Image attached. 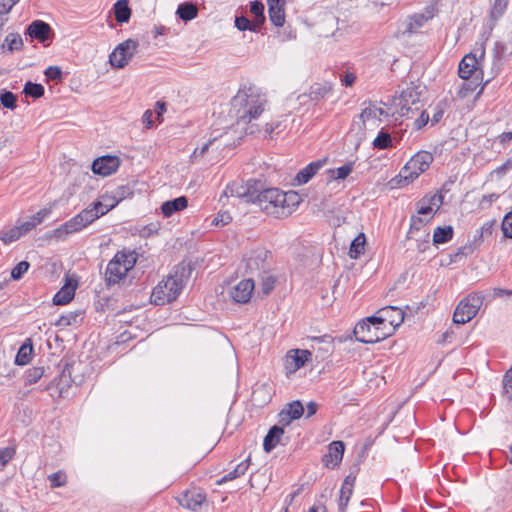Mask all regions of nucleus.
Listing matches in <instances>:
<instances>
[{
  "label": "nucleus",
  "mask_w": 512,
  "mask_h": 512,
  "mask_svg": "<svg viewBox=\"0 0 512 512\" xmlns=\"http://www.w3.org/2000/svg\"><path fill=\"white\" fill-rule=\"evenodd\" d=\"M45 76L48 80L60 82L62 80V71L58 66H49L45 70Z\"/></svg>",
  "instance_id": "bf43d9fd"
},
{
  "label": "nucleus",
  "mask_w": 512,
  "mask_h": 512,
  "mask_svg": "<svg viewBox=\"0 0 512 512\" xmlns=\"http://www.w3.org/2000/svg\"><path fill=\"white\" fill-rule=\"evenodd\" d=\"M178 502L182 507L196 511L206 502V494L193 488L182 493Z\"/></svg>",
  "instance_id": "f3484780"
},
{
  "label": "nucleus",
  "mask_w": 512,
  "mask_h": 512,
  "mask_svg": "<svg viewBox=\"0 0 512 512\" xmlns=\"http://www.w3.org/2000/svg\"><path fill=\"white\" fill-rule=\"evenodd\" d=\"M260 187L261 181L256 179H250L246 183L234 181L226 186L219 201L221 202L224 198L236 197L247 203H254L256 192H259Z\"/></svg>",
  "instance_id": "6e6552de"
},
{
  "label": "nucleus",
  "mask_w": 512,
  "mask_h": 512,
  "mask_svg": "<svg viewBox=\"0 0 512 512\" xmlns=\"http://www.w3.org/2000/svg\"><path fill=\"white\" fill-rule=\"evenodd\" d=\"M436 11L437 9L435 8V6L429 5L425 7L423 12L415 13L409 16L405 22L406 27L404 32L408 34L417 33L426 22H428L435 16Z\"/></svg>",
  "instance_id": "4468645a"
},
{
  "label": "nucleus",
  "mask_w": 512,
  "mask_h": 512,
  "mask_svg": "<svg viewBox=\"0 0 512 512\" xmlns=\"http://www.w3.org/2000/svg\"><path fill=\"white\" fill-rule=\"evenodd\" d=\"M17 97L10 91H4L0 94V102L3 107L13 110L16 107Z\"/></svg>",
  "instance_id": "de8ad7c7"
},
{
  "label": "nucleus",
  "mask_w": 512,
  "mask_h": 512,
  "mask_svg": "<svg viewBox=\"0 0 512 512\" xmlns=\"http://www.w3.org/2000/svg\"><path fill=\"white\" fill-rule=\"evenodd\" d=\"M372 332L374 333L373 343H377L391 336L394 328L387 325H374Z\"/></svg>",
  "instance_id": "ea45409f"
},
{
  "label": "nucleus",
  "mask_w": 512,
  "mask_h": 512,
  "mask_svg": "<svg viewBox=\"0 0 512 512\" xmlns=\"http://www.w3.org/2000/svg\"><path fill=\"white\" fill-rule=\"evenodd\" d=\"M475 250V246L471 245L470 243L461 246L457 249L456 253L454 254V258L458 257H466L470 254H472Z\"/></svg>",
  "instance_id": "e2e57ef3"
},
{
  "label": "nucleus",
  "mask_w": 512,
  "mask_h": 512,
  "mask_svg": "<svg viewBox=\"0 0 512 512\" xmlns=\"http://www.w3.org/2000/svg\"><path fill=\"white\" fill-rule=\"evenodd\" d=\"M188 206V199L186 196H180L172 200L165 201L161 205L162 214L165 217H170L174 213L184 210Z\"/></svg>",
  "instance_id": "393cba45"
},
{
  "label": "nucleus",
  "mask_w": 512,
  "mask_h": 512,
  "mask_svg": "<svg viewBox=\"0 0 512 512\" xmlns=\"http://www.w3.org/2000/svg\"><path fill=\"white\" fill-rule=\"evenodd\" d=\"M118 203L119 202L113 192L112 194H103L100 196V199L96 201L97 206H105V211H110L117 206Z\"/></svg>",
  "instance_id": "c03bdc74"
},
{
  "label": "nucleus",
  "mask_w": 512,
  "mask_h": 512,
  "mask_svg": "<svg viewBox=\"0 0 512 512\" xmlns=\"http://www.w3.org/2000/svg\"><path fill=\"white\" fill-rule=\"evenodd\" d=\"M433 155L428 151L416 153L400 170L399 175L394 179L399 185H407L416 179L420 174L429 169L433 162Z\"/></svg>",
  "instance_id": "39448f33"
},
{
  "label": "nucleus",
  "mask_w": 512,
  "mask_h": 512,
  "mask_svg": "<svg viewBox=\"0 0 512 512\" xmlns=\"http://www.w3.org/2000/svg\"><path fill=\"white\" fill-rule=\"evenodd\" d=\"M253 290L254 281L252 279H244L231 289L230 296L234 302L244 304L250 300Z\"/></svg>",
  "instance_id": "a211bd4d"
},
{
  "label": "nucleus",
  "mask_w": 512,
  "mask_h": 512,
  "mask_svg": "<svg viewBox=\"0 0 512 512\" xmlns=\"http://www.w3.org/2000/svg\"><path fill=\"white\" fill-rule=\"evenodd\" d=\"M368 321H374L378 325H387L396 329L404 321V312L395 306H386L377 312V315L368 317Z\"/></svg>",
  "instance_id": "f8f14e48"
},
{
  "label": "nucleus",
  "mask_w": 512,
  "mask_h": 512,
  "mask_svg": "<svg viewBox=\"0 0 512 512\" xmlns=\"http://www.w3.org/2000/svg\"><path fill=\"white\" fill-rule=\"evenodd\" d=\"M458 75L462 79L474 77L476 80L482 81V70L480 68V60L476 55L469 53L463 57L459 63Z\"/></svg>",
  "instance_id": "ddd939ff"
},
{
  "label": "nucleus",
  "mask_w": 512,
  "mask_h": 512,
  "mask_svg": "<svg viewBox=\"0 0 512 512\" xmlns=\"http://www.w3.org/2000/svg\"><path fill=\"white\" fill-rule=\"evenodd\" d=\"M76 285H65L63 286L53 297V303L55 305L68 304L75 295Z\"/></svg>",
  "instance_id": "c756f323"
},
{
  "label": "nucleus",
  "mask_w": 512,
  "mask_h": 512,
  "mask_svg": "<svg viewBox=\"0 0 512 512\" xmlns=\"http://www.w3.org/2000/svg\"><path fill=\"white\" fill-rule=\"evenodd\" d=\"M508 0H495L494 5L491 9V18L498 20L505 12L507 8Z\"/></svg>",
  "instance_id": "09e8293b"
},
{
  "label": "nucleus",
  "mask_w": 512,
  "mask_h": 512,
  "mask_svg": "<svg viewBox=\"0 0 512 512\" xmlns=\"http://www.w3.org/2000/svg\"><path fill=\"white\" fill-rule=\"evenodd\" d=\"M137 255L134 251H118L109 261L105 271V282L108 287L118 284L136 264Z\"/></svg>",
  "instance_id": "20e7f679"
},
{
  "label": "nucleus",
  "mask_w": 512,
  "mask_h": 512,
  "mask_svg": "<svg viewBox=\"0 0 512 512\" xmlns=\"http://www.w3.org/2000/svg\"><path fill=\"white\" fill-rule=\"evenodd\" d=\"M44 367H32L25 372V383L28 385L36 383L44 375Z\"/></svg>",
  "instance_id": "79ce46f5"
},
{
  "label": "nucleus",
  "mask_w": 512,
  "mask_h": 512,
  "mask_svg": "<svg viewBox=\"0 0 512 512\" xmlns=\"http://www.w3.org/2000/svg\"><path fill=\"white\" fill-rule=\"evenodd\" d=\"M76 363H66L63 366L61 375H60V381L64 385H70V383L79 384L81 382V379H79L77 376H72V372L75 370Z\"/></svg>",
  "instance_id": "f704fd0d"
},
{
  "label": "nucleus",
  "mask_w": 512,
  "mask_h": 512,
  "mask_svg": "<svg viewBox=\"0 0 512 512\" xmlns=\"http://www.w3.org/2000/svg\"><path fill=\"white\" fill-rule=\"evenodd\" d=\"M296 198L295 192H284L278 188L263 189V184L259 192H256L254 203L258 204L261 210L267 215L275 218H282L290 215L289 199Z\"/></svg>",
  "instance_id": "7ed1b4c3"
},
{
  "label": "nucleus",
  "mask_w": 512,
  "mask_h": 512,
  "mask_svg": "<svg viewBox=\"0 0 512 512\" xmlns=\"http://www.w3.org/2000/svg\"><path fill=\"white\" fill-rule=\"evenodd\" d=\"M96 208L90 207L82 210L79 214L66 221L64 224L53 230V236L57 239H64L66 236L78 232L98 219Z\"/></svg>",
  "instance_id": "0eeeda50"
},
{
  "label": "nucleus",
  "mask_w": 512,
  "mask_h": 512,
  "mask_svg": "<svg viewBox=\"0 0 512 512\" xmlns=\"http://www.w3.org/2000/svg\"><path fill=\"white\" fill-rule=\"evenodd\" d=\"M375 322L368 321V317L356 324L353 333L357 341L365 344H373Z\"/></svg>",
  "instance_id": "aec40b11"
},
{
  "label": "nucleus",
  "mask_w": 512,
  "mask_h": 512,
  "mask_svg": "<svg viewBox=\"0 0 512 512\" xmlns=\"http://www.w3.org/2000/svg\"><path fill=\"white\" fill-rule=\"evenodd\" d=\"M325 161L326 160L323 159L309 163L297 173L295 181H297L298 184H306L323 167Z\"/></svg>",
  "instance_id": "b1692460"
},
{
  "label": "nucleus",
  "mask_w": 512,
  "mask_h": 512,
  "mask_svg": "<svg viewBox=\"0 0 512 512\" xmlns=\"http://www.w3.org/2000/svg\"><path fill=\"white\" fill-rule=\"evenodd\" d=\"M51 27L42 20L33 21L27 28V34L32 39H37L41 43H45L50 38Z\"/></svg>",
  "instance_id": "5701e85b"
},
{
  "label": "nucleus",
  "mask_w": 512,
  "mask_h": 512,
  "mask_svg": "<svg viewBox=\"0 0 512 512\" xmlns=\"http://www.w3.org/2000/svg\"><path fill=\"white\" fill-rule=\"evenodd\" d=\"M235 27L240 31H253L257 32L260 29V26L253 21L249 20L246 16H236L235 17Z\"/></svg>",
  "instance_id": "c9c22d12"
},
{
  "label": "nucleus",
  "mask_w": 512,
  "mask_h": 512,
  "mask_svg": "<svg viewBox=\"0 0 512 512\" xmlns=\"http://www.w3.org/2000/svg\"><path fill=\"white\" fill-rule=\"evenodd\" d=\"M192 268L190 264L181 262L177 264L166 279L158 283L153 289L151 299L156 305H164L175 301L182 292Z\"/></svg>",
  "instance_id": "f03ea898"
},
{
  "label": "nucleus",
  "mask_w": 512,
  "mask_h": 512,
  "mask_svg": "<svg viewBox=\"0 0 512 512\" xmlns=\"http://www.w3.org/2000/svg\"><path fill=\"white\" fill-rule=\"evenodd\" d=\"M66 475L62 471H57L48 476L51 488H57L66 484Z\"/></svg>",
  "instance_id": "3c124183"
},
{
  "label": "nucleus",
  "mask_w": 512,
  "mask_h": 512,
  "mask_svg": "<svg viewBox=\"0 0 512 512\" xmlns=\"http://www.w3.org/2000/svg\"><path fill=\"white\" fill-rule=\"evenodd\" d=\"M7 45L9 51L20 50L23 46L22 38L17 33H10L6 36L5 41L2 45L4 48Z\"/></svg>",
  "instance_id": "a19ab883"
},
{
  "label": "nucleus",
  "mask_w": 512,
  "mask_h": 512,
  "mask_svg": "<svg viewBox=\"0 0 512 512\" xmlns=\"http://www.w3.org/2000/svg\"><path fill=\"white\" fill-rule=\"evenodd\" d=\"M284 434V429L280 426L274 425L272 426L263 441V449L265 452H271L281 440L282 435Z\"/></svg>",
  "instance_id": "a878e982"
},
{
  "label": "nucleus",
  "mask_w": 512,
  "mask_h": 512,
  "mask_svg": "<svg viewBox=\"0 0 512 512\" xmlns=\"http://www.w3.org/2000/svg\"><path fill=\"white\" fill-rule=\"evenodd\" d=\"M424 89L425 87H422L420 84L411 82L410 85L401 92L399 103V113L401 116L408 117L409 113L420 110V96Z\"/></svg>",
  "instance_id": "1a4fd4ad"
},
{
  "label": "nucleus",
  "mask_w": 512,
  "mask_h": 512,
  "mask_svg": "<svg viewBox=\"0 0 512 512\" xmlns=\"http://www.w3.org/2000/svg\"><path fill=\"white\" fill-rule=\"evenodd\" d=\"M353 168H354V162H352V161L347 162L343 166L338 167L336 170H332V173H333L332 178L335 180H344L353 171Z\"/></svg>",
  "instance_id": "37998d69"
},
{
  "label": "nucleus",
  "mask_w": 512,
  "mask_h": 512,
  "mask_svg": "<svg viewBox=\"0 0 512 512\" xmlns=\"http://www.w3.org/2000/svg\"><path fill=\"white\" fill-rule=\"evenodd\" d=\"M421 203H428L429 205H431L432 208L433 206H436L437 209H439V207L443 204V195L435 194L430 197H424L423 199H421Z\"/></svg>",
  "instance_id": "052dcab7"
},
{
  "label": "nucleus",
  "mask_w": 512,
  "mask_h": 512,
  "mask_svg": "<svg viewBox=\"0 0 512 512\" xmlns=\"http://www.w3.org/2000/svg\"><path fill=\"white\" fill-rule=\"evenodd\" d=\"M30 263L27 261L19 262L11 271V278L13 280H20L23 275L28 271Z\"/></svg>",
  "instance_id": "8fccbe9b"
},
{
  "label": "nucleus",
  "mask_w": 512,
  "mask_h": 512,
  "mask_svg": "<svg viewBox=\"0 0 512 512\" xmlns=\"http://www.w3.org/2000/svg\"><path fill=\"white\" fill-rule=\"evenodd\" d=\"M176 14L181 20L190 21L197 17L198 8L192 2H184L178 6Z\"/></svg>",
  "instance_id": "7c9ffc66"
},
{
  "label": "nucleus",
  "mask_w": 512,
  "mask_h": 512,
  "mask_svg": "<svg viewBox=\"0 0 512 512\" xmlns=\"http://www.w3.org/2000/svg\"><path fill=\"white\" fill-rule=\"evenodd\" d=\"M382 116L387 117L388 113L384 109L376 107L371 102H369V106L364 108L359 114V118L362 121L363 126H365V123L370 119H378L381 121Z\"/></svg>",
  "instance_id": "cd10ccee"
},
{
  "label": "nucleus",
  "mask_w": 512,
  "mask_h": 512,
  "mask_svg": "<svg viewBox=\"0 0 512 512\" xmlns=\"http://www.w3.org/2000/svg\"><path fill=\"white\" fill-rule=\"evenodd\" d=\"M504 389L512 396V367L506 372L503 380Z\"/></svg>",
  "instance_id": "774afa93"
},
{
  "label": "nucleus",
  "mask_w": 512,
  "mask_h": 512,
  "mask_svg": "<svg viewBox=\"0 0 512 512\" xmlns=\"http://www.w3.org/2000/svg\"><path fill=\"white\" fill-rule=\"evenodd\" d=\"M431 218L432 216L428 220H424L419 216L413 215L411 217L410 231L420 230Z\"/></svg>",
  "instance_id": "680f3d73"
},
{
  "label": "nucleus",
  "mask_w": 512,
  "mask_h": 512,
  "mask_svg": "<svg viewBox=\"0 0 512 512\" xmlns=\"http://www.w3.org/2000/svg\"><path fill=\"white\" fill-rule=\"evenodd\" d=\"M121 160L117 156L105 155L98 157L92 163L93 173L106 177L115 173L120 167Z\"/></svg>",
  "instance_id": "2eb2a0df"
},
{
  "label": "nucleus",
  "mask_w": 512,
  "mask_h": 512,
  "mask_svg": "<svg viewBox=\"0 0 512 512\" xmlns=\"http://www.w3.org/2000/svg\"><path fill=\"white\" fill-rule=\"evenodd\" d=\"M138 42L133 39H127L116 46L109 56V62L112 67L124 68L132 59L137 51Z\"/></svg>",
  "instance_id": "9b49d317"
},
{
  "label": "nucleus",
  "mask_w": 512,
  "mask_h": 512,
  "mask_svg": "<svg viewBox=\"0 0 512 512\" xmlns=\"http://www.w3.org/2000/svg\"><path fill=\"white\" fill-rule=\"evenodd\" d=\"M429 121V114L422 110L419 117L414 122V127L416 130L422 129Z\"/></svg>",
  "instance_id": "0e129e2a"
},
{
  "label": "nucleus",
  "mask_w": 512,
  "mask_h": 512,
  "mask_svg": "<svg viewBox=\"0 0 512 512\" xmlns=\"http://www.w3.org/2000/svg\"><path fill=\"white\" fill-rule=\"evenodd\" d=\"M496 221L495 220H489L485 222L478 230L481 232V235H484L485 237H489L492 235L494 231Z\"/></svg>",
  "instance_id": "69168bd1"
},
{
  "label": "nucleus",
  "mask_w": 512,
  "mask_h": 512,
  "mask_svg": "<svg viewBox=\"0 0 512 512\" xmlns=\"http://www.w3.org/2000/svg\"><path fill=\"white\" fill-rule=\"evenodd\" d=\"M454 235V229L452 226H438L433 233L434 244H444L449 242Z\"/></svg>",
  "instance_id": "2f4dec72"
},
{
  "label": "nucleus",
  "mask_w": 512,
  "mask_h": 512,
  "mask_svg": "<svg viewBox=\"0 0 512 512\" xmlns=\"http://www.w3.org/2000/svg\"><path fill=\"white\" fill-rule=\"evenodd\" d=\"M232 221V217L227 211H220L217 213L215 218L212 221V224L215 226H225Z\"/></svg>",
  "instance_id": "6e6d98bb"
},
{
  "label": "nucleus",
  "mask_w": 512,
  "mask_h": 512,
  "mask_svg": "<svg viewBox=\"0 0 512 512\" xmlns=\"http://www.w3.org/2000/svg\"><path fill=\"white\" fill-rule=\"evenodd\" d=\"M16 449L14 447L0 448V464L4 467L14 457Z\"/></svg>",
  "instance_id": "864d4df0"
},
{
  "label": "nucleus",
  "mask_w": 512,
  "mask_h": 512,
  "mask_svg": "<svg viewBox=\"0 0 512 512\" xmlns=\"http://www.w3.org/2000/svg\"><path fill=\"white\" fill-rule=\"evenodd\" d=\"M50 214V208H43L35 215L30 216L28 220L24 222L17 221L14 227L1 232L0 239L6 245L11 244L36 228V226L41 224Z\"/></svg>",
  "instance_id": "423d86ee"
},
{
  "label": "nucleus",
  "mask_w": 512,
  "mask_h": 512,
  "mask_svg": "<svg viewBox=\"0 0 512 512\" xmlns=\"http://www.w3.org/2000/svg\"><path fill=\"white\" fill-rule=\"evenodd\" d=\"M78 316V312H70L68 314L61 315L56 324L59 326H70L76 323Z\"/></svg>",
  "instance_id": "4d7b16f0"
},
{
  "label": "nucleus",
  "mask_w": 512,
  "mask_h": 512,
  "mask_svg": "<svg viewBox=\"0 0 512 512\" xmlns=\"http://www.w3.org/2000/svg\"><path fill=\"white\" fill-rule=\"evenodd\" d=\"M481 304V298L475 295H469L465 299L461 300L453 314L454 323L465 324L469 322L477 315Z\"/></svg>",
  "instance_id": "9d476101"
},
{
  "label": "nucleus",
  "mask_w": 512,
  "mask_h": 512,
  "mask_svg": "<svg viewBox=\"0 0 512 512\" xmlns=\"http://www.w3.org/2000/svg\"><path fill=\"white\" fill-rule=\"evenodd\" d=\"M331 90L332 84L329 82L314 83L310 86L309 92L299 95L298 99L305 102V98H309L310 101L319 102L324 99Z\"/></svg>",
  "instance_id": "4be33fe9"
},
{
  "label": "nucleus",
  "mask_w": 512,
  "mask_h": 512,
  "mask_svg": "<svg viewBox=\"0 0 512 512\" xmlns=\"http://www.w3.org/2000/svg\"><path fill=\"white\" fill-rule=\"evenodd\" d=\"M313 342L323 343L325 346L321 348L324 352L328 353L333 349V338L330 335H323L320 337H313Z\"/></svg>",
  "instance_id": "13d9d810"
},
{
  "label": "nucleus",
  "mask_w": 512,
  "mask_h": 512,
  "mask_svg": "<svg viewBox=\"0 0 512 512\" xmlns=\"http://www.w3.org/2000/svg\"><path fill=\"white\" fill-rule=\"evenodd\" d=\"M113 193L118 202H121L122 200L131 197L133 195V190L129 185H122L117 187Z\"/></svg>",
  "instance_id": "5fc2aeb1"
},
{
  "label": "nucleus",
  "mask_w": 512,
  "mask_h": 512,
  "mask_svg": "<svg viewBox=\"0 0 512 512\" xmlns=\"http://www.w3.org/2000/svg\"><path fill=\"white\" fill-rule=\"evenodd\" d=\"M275 286V279L272 276H267L262 279V291L264 294H269Z\"/></svg>",
  "instance_id": "338daca9"
},
{
  "label": "nucleus",
  "mask_w": 512,
  "mask_h": 512,
  "mask_svg": "<svg viewBox=\"0 0 512 512\" xmlns=\"http://www.w3.org/2000/svg\"><path fill=\"white\" fill-rule=\"evenodd\" d=\"M353 493V488L349 486H341L339 497V511L346 512V507Z\"/></svg>",
  "instance_id": "a18cd8bd"
},
{
  "label": "nucleus",
  "mask_w": 512,
  "mask_h": 512,
  "mask_svg": "<svg viewBox=\"0 0 512 512\" xmlns=\"http://www.w3.org/2000/svg\"><path fill=\"white\" fill-rule=\"evenodd\" d=\"M304 413V407L299 400L286 405L278 414L279 423L288 426L293 420L299 419Z\"/></svg>",
  "instance_id": "6ab92c4d"
},
{
  "label": "nucleus",
  "mask_w": 512,
  "mask_h": 512,
  "mask_svg": "<svg viewBox=\"0 0 512 512\" xmlns=\"http://www.w3.org/2000/svg\"><path fill=\"white\" fill-rule=\"evenodd\" d=\"M29 343H24L19 348L16 357H15V364L19 366H23L29 363L31 360V355L33 352V346L30 343V339L28 340Z\"/></svg>",
  "instance_id": "72a5a7b5"
},
{
  "label": "nucleus",
  "mask_w": 512,
  "mask_h": 512,
  "mask_svg": "<svg viewBox=\"0 0 512 512\" xmlns=\"http://www.w3.org/2000/svg\"><path fill=\"white\" fill-rule=\"evenodd\" d=\"M501 230L505 238H512V211L504 216L501 223Z\"/></svg>",
  "instance_id": "603ef678"
},
{
  "label": "nucleus",
  "mask_w": 512,
  "mask_h": 512,
  "mask_svg": "<svg viewBox=\"0 0 512 512\" xmlns=\"http://www.w3.org/2000/svg\"><path fill=\"white\" fill-rule=\"evenodd\" d=\"M114 16L118 23H126L131 17L128 0H118L114 4Z\"/></svg>",
  "instance_id": "c85d7f7f"
},
{
  "label": "nucleus",
  "mask_w": 512,
  "mask_h": 512,
  "mask_svg": "<svg viewBox=\"0 0 512 512\" xmlns=\"http://www.w3.org/2000/svg\"><path fill=\"white\" fill-rule=\"evenodd\" d=\"M294 356L293 362L295 369H299L305 365L308 358L311 356V352L308 350H293Z\"/></svg>",
  "instance_id": "49530a36"
},
{
  "label": "nucleus",
  "mask_w": 512,
  "mask_h": 512,
  "mask_svg": "<svg viewBox=\"0 0 512 512\" xmlns=\"http://www.w3.org/2000/svg\"><path fill=\"white\" fill-rule=\"evenodd\" d=\"M345 445L343 441H333L328 446V451L322 457L325 467L334 469L339 466L344 455Z\"/></svg>",
  "instance_id": "dca6fc26"
},
{
  "label": "nucleus",
  "mask_w": 512,
  "mask_h": 512,
  "mask_svg": "<svg viewBox=\"0 0 512 512\" xmlns=\"http://www.w3.org/2000/svg\"><path fill=\"white\" fill-rule=\"evenodd\" d=\"M23 92L26 96L38 99L44 95L45 90L41 84L28 81L24 86Z\"/></svg>",
  "instance_id": "58836bf2"
},
{
  "label": "nucleus",
  "mask_w": 512,
  "mask_h": 512,
  "mask_svg": "<svg viewBox=\"0 0 512 512\" xmlns=\"http://www.w3.org/2000/svg\"><path fill=\"white\" fill-rule=\"evenodd\" d=\"M373 146L376 149L384 150L392 146V138L388 132L380 131L373 141Z\"/></svg>",
  "instance_id": "4c0bfd02"
},
{
  "label": "nucleus",
  "mask_w": 512,
  "mask_h": 512,
  "mask_svg": "<svg viewBox=\"0 0 512 512\" xmlns=\"http://www.w3.org/2000/svg\"><path fill=\"white\" fill-rule=\"evenodd\" d=\"M366 236L364 233H359L352 241L349 249V256L352 259H357L365 251Z\"/></svg>",
  "instance_id": "473e14b6"
},
{
  "label": "nucleus",
  "mask_w": 512,
  "mask_h": 512,
  "mask_svg": "<svg viewBox=\"0 0 512 512\" xmlns=\"http://www.w3.org/2000/svg\"><path fill=\"white\" fill-rule=\"evenodd\" d=\"M267 99L256 86H244L231 100V111L237 123L249 124L265 110Z\"/></svg>",
  "instance_id": "f257e3e1"
},
{
  "label": "nucleus",
  "mask_w": 512,
  "mask_h": 512,
  "mask_svg": "<svg viewBox=\"0 0 512 512\" xmlns=\"http://www.w3.org/2000/svg\"><path fill=\"white\" fill-rule=\"evenodd\" d=\"M268 253L267 250H256L252 252L246 263V267L250 273L265 269V260Z\"/></svg>",
  "instance_id": "bb28decb"
},
{
  "label": "nucleus",
  "mask_w": 512,
  "mask_h": 512,
  "mask_svg": "<svg viewBox=\"0 0 512 512\" xmlns=\"http://www.w3.org/2000/svg\"><path fill=\"white\" fill-rule=\"evenodd\" d=\"M250 12L255 16L254 22L261 27L265 22L264 5L260 1H252Z\"/></svg>",
  "instance_id": "e433bc0d"
},
{
  "label": "nucleus",
  "mask_w": 512,
  "mask_h": 512,
  "mask_svg": "<svg viewBox=\"0 0 512 512\" xmlns=\"http://www.w3.org/2000/svg\"><path fill=\"white\" fill-rule=\"evenodd\" d=\"M269 19L273 25L281 27L285 23L286 0H267Z\"/></svg>",
  "instance_id": "412c9836"
}]
</instances>
